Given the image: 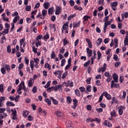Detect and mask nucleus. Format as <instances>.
Wrapping results in <instances>:
<instances>
[{"label":"nucleus","instance_id":"cd10ccee","mask_svg":"<svg viewBox=\"0 0 128 128\" xmlns=\"http://www.w3.org/2000/svg\"><path fill=\"white\" fill-rule=\"evenodd\" d=\"M75 94L78 96H80V90L78 89L75 90Z\"/></svg>","mask_w":128,"mask_h":128},{"label":"nucleus","instance_id":"680f3d73","mask_svg":"<svg viewBox=\"0 0 128 128\" xmlns=\"http://www.w3.org/2000/svg\"><path fill=\"white\" fill-rule=\"evenodd\" d=\"M96 110L98 112H102L103 110V109L102 108H96Z\"/></svg>","mask_w":128,"mask_h":128},{"label":"nucleus","instance_id":"8fccbe9b","mask_svg":"<svg viewBox=\"0 0 128 128\" xmlns=\"http://www.w3.org/2000/svg\"><path fill=\"white\" fill-rule=\"evenodd\" d=\"M44 40H48V38H50V36H48V33H47V34H46L44 37Z\"/></svg>","mask_w":128,"mask_h":128},{"label":"nucleus","instance_id":"0e129e2a","mask_svg":"<svg viewBox=\"0 0 128 128\" xmlns=\"http://www.w3.org/2000/svg\"><path fill=\"white\" fill-rule=\"evenodd\" d=\"M111 6H118V2H113Z\"/></svg>","mask_w":128,"mask_h":128},{"label":"nucleus","instance_id":"a878e982","mask_svg":"<svg viewBox=\"0 0 128 128\" xmlns=\"http://www.w3.org/2000/svg\"><path fill=\"white\" fill-rule=\"evenodd\" d=\"M31 8L32 6H26V12H30Z\"/></svg>","mask_w":128,"mask_h":128},{"label":"nucleus","instance_id":"0eeeda50","mask_svg":"<svg viewBox=\"0 0 128 128\" xmlns=\"http://www.w3.org/2000/svg\"><path fill=\"white\" fill-rule=\"evenodd\" d=\"M103 94H104L107 100H112V96L110 94H108V92H105Z\"/></svg>","mask_w":128,"mask_h":128},{"label":"nucleus","instance_id":"f03ea898","mask_svg":"<svg viewBox=\"0 0 128 128\" xmlns=\"http://www.w3.org/2000/svg\"><path fill=\"white\" fill-rule=\"evenodd\" d=\"M112 78L114 82H118V76L116 74L114 73L112 75Z\"/></svg>","mask_w":128,"mask_h":128},{"label":"nucleus","instance_id":"20e7f679","mask_svg":"<svg viewBox=\"0 0 128 128\" xmlns=\"http://www.w3.org/2000/svg\"><path fill=\"white\" fill-rule=\"evenodd\" d=\"M34 86V79L32 78H30V80L28 82V86L30 88Z\"/></svg>","mask_w":128,"mask_h":128},{"label":"nucleus","instance_id":"f704fd0d","mask_svg":"<svg viewBox=\"0 0 128 128\" xmlns=\"http://www.w3.org/2000/svg\"><path fill=\"white\" fill-rule=\"evenodd\" d=\"M62 72H61L60 70H58L54 72V74H56H56H59V76H60Z\"/></svg>","mask_w":128,"mask_h":128},{"label":"nucleus","instance_id":"a19ab883","mask_svg":"<svg viewBox=\"0 0 128 128\" xmlns=\"http://www.w3.org/2000/svg\"><path fill=\"white\" fill-rule=\"evenodd\" d=\"M88 18H90V16H84V20H85V22H86L88 20Z\"/></svg>","mask_w":128,"mask_h":128},{"label":"nucleus","instance_id":"79ce46f5","mask_svg":"<svg viewBox=\"0 0 128 128\" xmlns=\"http://www.w3.org/2000/svg\"><path fill=\"white\" fill-rule=\"evenodd\" d=\"M63 42H64V46H66V44H68V41L66 39L64 38L63 40Z\"/></svg>","mask_w":128,"mask_h":128},{"label":"nucleus","instance_id":"a211bd4d","mask_svg":"<svg viewBox=\"0 0 128 128\" xmlns=\"http://www.w3.org/2000/svg\"><path fill=\"white\" fill-rule=\"evenodd\" d=\"M8 34V29L6 28L4 30L3 32H2V34L3 36H4L5 34Z\"/></svg>","mask_w":128,"mask_h":128},{"label":"nucleus","instance_id":"e2e57ef3","mask_svg":"<svg viewBox=\"0 0 128 128\" xmlns=\"http://www.w3.org/2000/svg\"><path fill=\"white\" fill-rule=\"evenodd\" d=\"M34 120V117H32V116L30 115L28 116V120H30V121H32Z\"/></svg>","mask_w":128,"mask_h":128},{"label":"nucleus","instance_id":"f257e3e1","mask_svg":"<svg viewBox=\"0 0 128 128\" xmlns=\"http://www.w3.org/2000/svg\"><path fill=\"white\" fill-rule=\"evenodd\" d=\"M110 18V16H107L105 17L104 20V32L106 34V28H108V18Z\"/></svg>","mask_w":128,"mask_h":128},{"label":"nucleus","instance_id":"423d86ee","mask_svg":"<svg viewBox=\"0 0 128 128\" xmlns=\"http://www.w3.org/2000/svg\"><path fill=\"white\" fill-rule=\"evenodd\" d=\"M62 10V7H60V6L57 7L56 10L55 14H56V15L60 14V10Z\"/></svg>","mask_w":128,"mask_h":128},{"label":"nucleus","instance_id":"13d9d810","mask_svg":"<svg viewBox=\"0 0 128 128\" xmlns=\"http://www.w3.org/2000/svg\"><path fill=\"white\" fill-rule=\"evenodd\" d=\"M74 106H77L78 105V100L76 99L73 100Z\"/></svg>","mask_w":128,"mask_h":128},{"label":"nucleus","instance_id":"aec40b11","mask_svg":"<svg viewBox=\"0 0 128 128\" xmlns=\"http://www.w3.org/2000/svg\"><path fill=\"white\" fill-rule=\"evenodd\" d=\"M20 20V16H16L15 17L13 20L14 24H16V22Z\"/></svg>","mask_w":128,"mask_h":128},{"label":"nucleus","instance_id":"39448f33","mask_svg":"<svg viewBox=\"0 0 128 128\" xmlns=\"http://www.w3.org/2000/svg\"><path fill=\"white\" fill-rule=\"evenodd\" d=\"M87 54L88 58H90L92 56V50H90V48H86Z\"/></svg>","mask_w":128,"mask_h":128},{"label":"nucleus","instance_id":"c03bdc74","mask_svg":"<svg viewBox=\"0 0 128 128\" xmlns=\"http://www.w3.org/2000/svg\"><path fill=\"white\" fill-rule=\"evenodd\" d=\"M12 52V49H10V46H7V52Z\"/></svg>","mask_w":128,"mask_h":128},{"label":"nucleus","instance_id":"4468645a","mask_svg":"<svg viewBox=\"0 0 128 128\" xmlns=\"http://www.w3.org/2000/svg\"><path fill=\"white\" fill-rule=\"evenodd\" d=\"M50 98L52 100V102H53L54 104H58V100H56L53 97H50Z\"/></svg>","mask_w":128,"mask_h":128},{"label":"nucleus","instance_id":"052dcab7","mask_svg":"<svg viewBox=\"0 0 128 128\" xmlns=\"http://www.w3.org/2000/svg\"><path fill=\"white\" fill-rule=\"evenodd\" d=\"M40 2L36 3V4L34 6V8H40Z\"/></svg>","mask_w":128,"mask_h":128},{"label":"nucleus","instance_id":"9d476101","mask_svg":"<svg viewBox=\"0 0 128 128\" xmlns=\"http://www.w3.org/2000/svg\"><path fill=\"white\" fill-rule=\"evenodd\" d=\"M4 100H6V97L2 96L0 98V107L2 108V104L4 102Z\"/></svg>","mask_w":128,"mask_h":128},{"label":"nucleus","instance_id":"bf43d9fd","mask_svg":"<svg viewBox=\"0 0 128 128\" xmlns=\"http://www.w3.org/2000/svg\"><path fill=\"white\" fill-rule=\"evenodd\" d=\"M124 44L125 46H128V38H126L125 40H124Z\"/></svg>","mask_w":128,"mask_h":128},{"label":"nucleus","instance_id":"4d7b16f0","mask_svg":"<svg viewBox=\"0 0 128 128\" xmlns=\"http://www.w3.org/2000/svg\"><path fill=\"white\" fill-rule=\"evenodd\" d=\"M4 112H6V108H0V114H2Z\"/></svg>","mask_w":128,"mask_h":128},{"label":"nucleus","instance_id":"2f4dec72","mask_svg":"<svg viewBox=\"0 0 128 128\" xmlns=\"http://www.w3.org/2000/svg\"><path fill=\"white\" fill-rule=\"evenodd\" d=\"M50 30L54 28V30H56V26H54V24H50Z\"/></svg>","mask_w":128,"mask_h":128},{"label":"nucleus","instance_id":"b1692460","mask_svg":"<svg viewBox=\"0 0 128 128\" xmlns=\"http://www.w3.org/2000/svg\"><path fill=\"white\" fill-rule=\"evenodd\" d=\"M86 90H88V92H92V86H90V85L87 86Z\"/></svg>","mask_w":128,"mask_h":128},{"label":"nucleus","instance_id":"473e14b6","mask_svg":"<svg viewBox=\"0 0 128 128\" xmlns=\"http://www.w3.org/2000/svg\"><path fill=\"white\" fill-rule=\"evenodd\" d=\"M110 114H111V116H114V118H116V114L115 110H113L112 112H110Z\"/></svg>","mask_w":128,"mask_h":128},{"label":"nucleus","instance_id":"6e6d98bb","mask_svg":"<svg viewBox=\"0 0 128 128\" xmlns=\"http://www.w3.org/2000/svg\"><path fill=\"white\" fill-rule=\"evenodd\" d=\"M11 110L12 112V115H16V109L14 110L12 109Z\"/></svg>","mask_w":128,"mask_h":128},{"label":"nucleus","instance_id":"412c9836","mask_svg":"<svg viewBox=\"0 0 128 128\" xmlns=\"http://www.w3.org/2000/svg\"><path fill=\"white\" fill-rule=\"evenodd\" d=\"M44 102H46L48 106H50L52 104V102H50L48 98H46Z\"/></svg>","mask_w":128,"mask_h":128},{"label":"nucleus","instance_id":"49530a36","mask_svg":"<svg viewBox=\"0 0 128 128\" xmlns=\"http://www.w3.org/2000/svg\"><path fill=\"white\" fill-rule=\"evenodd\" d=\"M50 86V80L48 81L46 84V85L45 86V88H48Z\"/></svg>","mask_w":128,"mask_h":128},{"label":"nucleus","instance_id":"6ab92c4d","mask_svg":"<svg viewBox=\"0 0 128 128\" xmlns=\"http://www.w3.org/2000/svg\"><path fill=\"white\" fill-rule=\"evenodd\" d=\"M32 92L34 94H36L38 92V88H36V86H34L32 89Z\"/></svg>","mask_w":128,"mask_h":128},{"label":"nucleus","instance_id":"58836bf2","mask_svg":"<svg viewBox=\"0 0 128 128\" xmlns=\"http://www.w3.org/2000/svg\"><path fill=\"white\" fill-rule=\"evenodd\" d=\"M104 76H106V78H110V76H112L110 75V72H104Z\"/></svg>","mask_w":128,"mask_h":128},{"label":"nucleus","instance_id":"4be33fe9","mask_svg":"<svg viewBox=\"0 0 128 128\" xmlns=\"http://www.w3.org/2000/svg\"><path fill=\"white\" fill-rule=\"evenodd\" d=\"M80 21H79L77 23H75L74 24V28H78L80 26Z\"/></svg>","mask_w":128,"mask_h":128},{"label":"nucleus","instance_id":"864d4df0","mask_svg":"<svg viewBox=\"0 0 128 128\" xmlns=\"http://www.w3.org/2000/svg\"><path fill=\"white\" fill-rule=\"evenodd\" d=\"M34 62H36V64H38V62H40V59L36 58H34Z\"/></svg>","mask_w":128,"mask_h":128},{"label":"nucleus","instance_id":"603ef678","mask_svg":"<svg viewBox=\"0 0 128 128\" xmlns=\"http://www.w3.org/2000/svg\"><path fill=\"white\" fill-rule=\"evenodd\" d=\"M70 4L71 6H74V2L72 0L70 1Z\"/></svg>","mask_w":128,"mask_h":128},{"label":"nucleus","instance_id":"c756f323","mask_svg":"<svg viewBox=\"0 0 128 128\" xmlns=\"http://www.w3.org/2000/svg\"><path fill=\"white\" fill-rule=\"evenodd\" d=\"M90 64V61L89 60L88 62H86L84 66L85 67V68H88V66Z\"/></svg>","mask_w":128,"mask_h":128},{"label":"nucleus","instance_id":"2eb2a0df","mask_svg":"<svg viewBox=\"0 0 128 128\" xmlns=\"http://www.w3.org/2000/svg\"><path fill=\"white\" fill-rule=\"evenodd\" d=\"M21 84H22V86H23V90L26 92H28V89L26 88V86H24V82L22 81L21 82Z\"/></svg>","mask_w":128,"mask_h":128},{"label":"nucleus","instance_id":"5fc2aeb1","mask_svg":"<svg viewBox=\"0 0 128 128\" xmlns=\"http://www.w3.org/2000/svg\"><path fill=\"white\" fill-rule=\"evenodd\" d=\"M90 80H92V78H89L88 79L86 80L88 84H90Z\"/></svg>","mask_w":128,"mask_h":128},{"label":"nucleus","instance_id":"774afa93","mask_svg":"<svg viewBox=\"0 0 128 128\" xmlns=\"http://www.w3.org/2000/svg\"><path fill=\"white\" fill-rule=\"evenodd\" d=\"M24 60H25V62H26V64H28V62H29L28 59V58L26 57H25Z\"/></svg>","mask_w":128,"mask_h":128},{"label":"nucleus","instance_id":"f3484780","mask_svg":"<svg viewBox=\"0 0 128 128\" xmlns=\"http://www.w3.org/2000/svg\"><path fill=\"white\" fill-rule=\"evenodd\" d=\"M68 22H67V23L63 26V30H68Z\"/></svg>","mask_w":128,"mask_h":128},{"label":"nucleus","instance_id":"4c0bfd02","mask_svg":"<svg viewBox=\"0 0 128 128\" xmlns=\"http://www.w3.org/2000/svg\"><path fill=\"white\" fill-rule=\"evenodd\" d=\"M48 14V11L46 10H42V15L46 16V14Z\"/></svg>","mask_w":128,"mask_h":128},{"label":"nucleus","instance_id":"5701e85b","mask_svg":"<svg viewBox=\"0 0 128 128\" xmlns=\"http://www.w3.org/2000/svg\"><path fill=\"white\" fill-rule=\"evenodd\" d=\"M54 8H51L48 10V13L49 14H52V12H54Z\"/></svg>","mask_w":128,"mask_h":128},{"label":"nucleus","instance_id":"dca6fc26","mask_svg":"<svg viewBox=\"0 0 128 128\" xmlns=\"http://www.w3.org/2000/svg\"><path fill=\"white\" fill-rule=\"evenodd\" d=\"M6 113H4V112L0 114V120H2V118H6Z\"/></svg>","mask_w":128,"mask_h":128},{"label":"nucleus","instance_id":"37998d69","mask_svg":"<svg viewBox=\"0 0 128 128\" xmlns=\"http://www.w3.org/2000/svg\"><path fill=\"white\" fill-rule=\"evenodd\" d=\"M79 90H80L81 92H84L86 90V88H84V87H80Z\"/></svg>","mask_w":128,"mask_h":128},{"label":"nucleus","instance_id":"ddd939ff","mask_svg":"<svg viewBox=\"0 0 128 128\" xmlns=\"http://www.w3.org/2000/svg\"><path fill=\"white\" fill-rule=\"evenodd\" d=\"M29 114H30V112H28V110L24 111L23 113V116H24V118H27Z\"/></svg>","mask_w":128,"mask_h":128},{"label":"nucleus","instance_id":"9b49d317","mask_svg":"<svg viewBox=\"0 0 128 128\" xmlns=\"http://www.w3.org/2000/svg\"><path fill=\"white\" fill-rule=\"evenodd\" d=\"M58 116H59L60 118V116H62L64 114L62 112H61L60 111H56L54 112Z\"/></svg>","mask_w":128,"mask_h":128},{"label":"nucleus","instance_id":"e433bc0d","mask_svg":"<svg viewBox=\"0 0 128 128\" xmlns=\"http://www.w3.org/2000/svg\"><path fill=\"white\" fill-rule=\"evenodd\" d=\"M1 72L3 74H6V68L4 67L1 68Z\"/></svg>","mask_w":128,"mask_h":128},{"label":"nucleus","instance_id":"09e8293b","mask_svg":"<svg viewBox=\"0 0 128 128\" xmlns=\"http://www.w3.org/2000/svg\"><path fill=\"white\" fill-rule=\"evenodd\" d=\"M24 68V64L22 63L20 64L19 66H18V70H22V68Z\"/></svg>","mask_w":128,"mask_h":128},{"label":"nucleus","instance_id":"6e6552de","mask_svg":"<svg viewBox=\"0 0 128 128\" xmlns=\"http://www.w3.org/2000/svg\"><path fill=\"white\" fill-rule=\"evenodd\" d=\"M34 60H32L30 61V68L32 70H34Z\"/></svg>","mask_w":128,"mask_h":128},{"label":"nucleus","instance_id":"1a4fd4ad","mask_svg":"<svg viewBox=\"0 0 128 128\" xmlns=\"http://www.w3.org/2000/svg\"><path fill=\"white\" fill-rule=\"evenodd\" d=\"M6 105L8 106H14V102L8 101L6 102Z\"/></svg>","mask_w":128,"mask_h":128},{"label":"nucleus","instance_id":"3c124183","mask_svg":"<svg viewBox=\"0 0 128 128\" xmlns=\"http://www.w3.org/2000/svg\"><path fill=\"white\" fill-rule=\"evenodd\" d=\"M0 92H4V86L2 84H0Z\"/></svg>","mask_w":128,"mask_h":128},{"label":"nucleus","instance_id":"7ed1b4c3","mask_svg":"<svg viewBox=\"0 0 128 128\" xmlns=\"http://www.w3.org/2000/svg\"><path fill=\"white\" fill-rule=\"evenodd\" d=\"M54 90V92H58V88L54 86L49 88L47 89V92H50Z\"/></svg>","mask_w":128,"mask_h":128},{"label":"nucleus","instance_id":"69168bd1","mask_svg":"<svg viewBox=\"0 0 128 128\" xmlns=\"http://www.w3.org/2000/svg\"><path fill=\"white\" fill-rule=\"evenodd\" d=\"M12 27L10 28L11 32H14V23H12Z\"/></svg>","mask_w":128,"mask_h":128},{"label":"nucleus","instance_id":"393cba45","mask_svg":"<svg viewBox=\"0 0 128 128\" xmlns=\"http://www.w3.org/2000/svg\"><path fill=\"white\" fill-rule=\"evenodd\" d=\"M42 35H38L36 38V40L39 42L40 40H42Z\"/></svg>","mask_w":128,"mask_h":128},{"label":"nucleus","instance_id":"f8f14e48","mask_svg":"<svg viewBox=\"0 0 128 128\" xmlns=\"http://www.w3.org/2000/svg\"><path fill=\"white\" fill-rule=\"evenodd\" d=\"M44 8L46 10H48L50 8V2H47L44 4Z\"/></svg>","mask_w":128,"mask_h":128},{"label":"nucleus","instance_id":"de8ad7c7","mask_svg":"<svg viewBox=\"0 0 128 128\" xmlns=\"http://www.w3.org/2000/svg\"><path fill=\"white\" fill-rule=\"evenodd\" d=\"M67 102H68V104H71L72 103V98H70V96H68L67 98Z\"/></svg>","mask_w":128,"mask_h":128},{"label":"nucleus","instance_id":"338daca9","mask_svg":"<svg viewBox=\"0 0 128 128\" xmlns=\"http://www.w3.org/2000/svg\"><path fill=\"white\" fill-rule=\"evenodd\" d=\"M51 56L52 58H56V54H54V52H52Z\"/></svg>","mask_w":128,"mask_h":128},{"label":"nucleus","instance_id":"c9c22d12","mask_svg":"<svg viewBox=\"0 0 128 128\" xmlns=\"http://www.w3.org/2000/svg\"><path fill=\"white\" fill-rule=\"evenodd\" d=\"M97 54L98 56V60H100V58H102V53L100 51H98Z\"/></svg>","mask_w":128,"mask_h":128},{"label":"nucleus","instance_id":"7c9ffc66","mask_svg":"<svg viewBox=\"0 0 128 128\" xmlns=\"http://www.w3.org/2000/svg\"><path fill=\"white\" fill-rule=\"evenodd\" d=\"M45 68H48V70H50L51 67L50 66V64H46L44 65Z\"/></svg>","mask_w":128,"mask_h":128},{"label":"nucleus","instance_id":"c85d7f7f","mask_svg":"<svg viewBox=\"0 0 128 128\" xmlns=\"http://www.w3.org/2000/svg\"><path fill=\"white\" fill-rule=\"evenodd\" d=\"M118 102L116 100V97H112V104H116Z\"/></svg>","mask_w":128,"mask_h":128},{"label":"nucleus","instance_id":"ea45409f","mask_svg":"<svg viewBox=\"0 0 128 128\" xmlns=\"http://www.w3.org/2000/svg\"><path fill=\"white\" fill-rule=\"evenodd\" d=\"M67 76H68V72H66L64 74H62V80H64V78H66Z\"/></svg>","mask_w":128,"mask_h":128},{"label":"nucleus","instance_id":"bb28decb","mask_svg":"<svg viewBox=\"0 0 128 128\" xmlns=\"http://www.w3.org/2000/svg\"><path fill=\"white\" fill-rule=\"evenodd\" d=\"M102 38H99L98 39L96 44H98V46H100V44H102Z\"/></svg>","mask_w":128,"mask_h":128},{"label":"nucleus","instance_id":"72a5a7b5","mask_svg":"<svg viewBox=\"0 0 128 128\" xmlns=\"http://www.w3.org/2000/svg\"><path fill=\"white\" fill-rule=\"evenodd\" d=\"M5 70H6L7 72H10V68L8 65H5L4 66Z\"/></svg>","mask_w":128,"mask_h":128},{"label":"nucleus","instance_id":"a18cd8bd","mask_svg":"<svg viewBox=\"0 0 128 128\" xmlns=\"http://www.w3.org/2000/svg\"><path fill=\"white\" fill-rule=\"evenodd\" d=\"M114 22V19L112 18L110 21L107 23V26H110L111 24Z\"/></svg>","mask_w":128,"mask_h":128}]
</instances>
